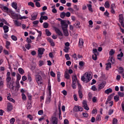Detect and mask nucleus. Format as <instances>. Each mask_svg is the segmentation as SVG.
Segmentation results:
<instances>
[{
  "instance_id": "72a5a7b5",
  "label": "nucleus",
  "mask_w": 124,
  "mask_h": 124,
  "mask_svg": "<svg viewBox=\"0 0 124 124\" xmlns=\"http://www.w3.org/2000/svg\"><path fill=\"white\" fill-rule=\"evenodd\" d=\"M78 93L79 98L82 99L83 98V96H84V95H83V93H82V91H78Z\"/></svg>"
},
{
  "instance_id": "4d7b16f0",
  "label": "nucleus",
  "mask_w": 124,
  "mask_h": 124,
  "mask_svg": "<svg viewBox=\"0 0 124 124\" xmlns=\"http://www.w3.org/2000/svg\"><path fill=\"white\" fill-rule=\"evenodd\" d=\"M115 54V51L114 49H111V50L109 51V55L110 56H113Z\"/></svg>"
},
{
  "instance_id": "49530a36",
  "label": "nucleus",
  "mask_w": 124,
  "mask_h": 124,
  "mask_svg": "<svg viewBox=\"0 0 124 124\" xmlns=\"http://www.w3.org/2000/svg\"><path fill=\"white\" fill-rule=\"evenodd\" d=\"M96 121L97 122H99L101 121V117H100V115H97L96 117Z\"/></svg>"
},
{
  "instance_id": "423d86ee",
  "label": "nucleus",
  "mask_w": 124,
  "mask_h": 124,
  "mask_svg": "<svg viewBox=\"0 0 124 124\" xmlns=\"http://www.w3.org/2000/svg\"><path fill=\"white\" fill-rule=\"evenodd\" d=\"M9 12V13L11 14L12 16L13 17V19H15L16 20H20V17H21V15L15 14L14 12H13V11L12 10H10Z\"/></svg>"
},
{
  "instance_id": "473e14b6",
  "label": "nucleus",
  "mask_w": 124,
  "mask_h": 124,
  "mask_svg": "<svg viewBox=\"0 0 124 124\" xmlns=\"http://www.w3.org/2000/svg\"><path fill=\"white\" fill-rule=\"evenodd\" d=\"M18 72L21 74V75H23L24 73H25V71H24V69L22 68H19L18 69Z\"/></svg>"
},
{
  "instance_id": "13d9d810",
  "label": "nucleus",
  "mask_w": 124,
  "mask_h": 124,
  "mask_svg": "<svg viewBox=\"0 0 124 124\" xmlns=\"http://www.w3.org/2000/svg\"><path fill=\"white\" fill-rule=\"evenodd\" d=\"M11 38H12V40H14V41H17V37H16L14 35H12Z\"/></svg>"
},
{
  "instance_id": "4be33fe9",
  "label": "nucleus",
  "mask_w": 124,
  "mask_h": 124,
  "mask_svg": "<svg viewBox=\"0 0 124 124\" xmlns=\"http://www.w3.org/2000/svg\"><path fill=\"white\" fill-rule=\"evenodd\" d=\"M43 20H48V16H41V17L40 18V22L43 23Z\"/></svg>"
},
{
  "instance_id": "aec40b11",
  "label": "nucleus",
  "mask_w": 124,
  "mask_h": 124,
  "mask_svg": "<svg viewBox=\"0 0 124 124\" xmlns=\"http://www.w3.org/2000/svg\"><path fill=\"white\" fill-rule=\"evenodd\" d=\"M62 30L63 31L64 35L65 36H68V35H69V33H68V31H67V29L62 28Z\"/></svg>"
},
{
  "instance_id": "cd10ccee",
  "label": "nucleus",
  "mask_w": 124,
  "mask_h": 124,
  "mask_svg": "<svg viewBox=\"0 0 124 124\" xmlns=\"http://www.w3.org/2000/svg\"><path fill=\"white\" fill-rule=\"evenodd\" d=\"M35 31H36L37 32L39 33L38 37H37V40H38V39H39V37H41V35H42V32L41 31H38L37 29H35Z\"/></svg>"
},
{
  "instance_id": "864d4df0",
  "label": "nucleus",
  "mask_w": 124,
  "mask_h": 124,
  "mask_svg": "<svg viewBox=\"0 0 124 124\" xmlns=\"http://www.w3.org/2000/svg\"><path fill=\"white\" fill-rule=\"evenodd\" d=\"M65 58L67 61H70V57H69V54H66L65 55Z\"/></svg>"
},
{
  "instance_id": "c03bdc74",
  "label": "nucleus",
  "mask_w": 124,
  "mask_h": 124,
  "mask_svg": "<svg viewBox=\"0 0 124 124\" xmlns=\"http://www.w3.org/2000/svg\"><path fill=\"white\" fill-rule=\"evenodd\" d=\"M48 27H49V24L47 22H44L43 23V27L44 29H47Z\"/></svg>"
},
{
  "instance_id": "e2e57ef3",
  "label": "nucleus",
  "mask_w": 124,
  "mask_h": 124,
  "mask_svg": "<svg viewBox=\"0 0 124 124\" xmlns=\"http://www.w3.org/2000/svg\"><path fill=\"white\" fill-rule=\"evenodd\" d=\"M91 90H92V91H93V92H95V91H97V89L94 85H93L92 86Z\"/></svg>"
},
{
  "instance_id": "7ed1b4c3",
  "label": "nucleus",
  "mask_w": 124,
  "mask_h": 124,
  "mask_svg": "<svg viewBox=\"0 0 124 124\" xmlns=\"http://www.w3.org/2000/svg\"><path fill=\"white\" fill-rule=\"evenodd\" d=\"M35 79L38 86H41L43 84V79L42 77L40 75H36L35 76Z\"/></svg>"
},
{
  "instance_id": "e433bc0d",
  "label": "nucleus",
  "mask_w": 124,
  "mask_h": 124,
  "mask_svg": "<svg viewBox=\"0 0 124 124\" xmlns=\"http://www.w3.org/2000/svg\"><path fill=\"white\" fill-rule=\"evenodd\" d=\"M119 70V73L120 74H123L124 73V68L123 67H120L118 68Z\"/></svg>"
},
{
  "instance_id": "ddd939ff",
  "label": "nucleus",
  "mask_w": 124,
  "mask_h": 124,
  "mask_svg": "<svg viewBox=\"0 0 124 124\" xmlns=\"http://www.w3.org/2000/svg\"><path fill=\"white\" fill-rule=\"evenodd\" d=\"M82 105L83 107L85 110H87V111L90 110V108H89V107H88V104L87 103L86 101L83 100L82 102Z\"/></svg>"
},
{
  "instance_id": "6e6d98bb",
  "label": "nucleus",
  "mask_w": 124,
  "mask_h": 124,
  "mask_svg": "<svg viewBox=\"0 0 124 124\" xmlns=\"http://www.w3.org/2000/svg\"><path fill=\"white\" fill-rule=\"evenodd\" d=\"M27 118H28V119H29L30 120V121H32V120H33V117H32V116L31 114H29L27 116Z\"/></svg>"
},
{
  "instance_id": "7c9ffc66",
  "label": "nucleus",
  "mask_w": 124,
  "mask_h": 124,
  "mask_svg": "<svg viewBox=\"0 0 124 124\" xmlns=\"http://www.w3.org/2000/svg\"><path fill=\"white\" fill-rule=\"evenodd\" d=\"M13 21L16 27H20L21 25V23L19 22L17 20H13Z\"/></svg>"
},
{
  "instance_id": "09e8293b",
  "label": "nucleus",
  "mask_w": 124,
  "mask_h": 124,
  "mask_svg": "<svg viewBox=\"0 0 124 124\" xmlns=\"http://www.w3.org/2000/svg\"><path fill=\"white\" fill-rule=\"evenodd\" d=\"M69 47H66L65 46L64 48L63 49V51L65 52V53H68V51H69Z\"/></svg>"
},
{
  "instance_id": "6ab92c4d",
  "label": "nucleus",
  "mask_w": 124,
  "mask_h": 124,
  "mask_svg": "<svg viewBox=\"0 0 124 124\" xmlns=\"http://www.w3.org/2000/svg\"><path fill=\"white\" fill-rule=\"evenodd\" d=\"M105 85H106V82H103L102 83L98 85V90H101L103 89L104 87H105Z\"/></svg>"
},
{
  "instance_id": "2eb2a0df",
  "label": "nucleus",
  "mask_w": 124,
  "mask_h": 124,
  "mask_svg": "<svg viewBox=\"0 0 124 124\" xmlns=\"http://www.w3.org/2000/svg\"><path fill=\"white\" fill-rule=\"evenodd\" d=\"M45 52V48H39L38 49V55H43Z\"/></svg>"
},
{
  "instance_id": "2f4dec72",
  "label": "nucleus",
  "mask_w": 124,
  "mask_h": 124,
  "mask_svg": "<svg viewBox=\"0 0 124 124\" xmlns=\"http://www.w3.org/2000/svg\"><path fill=\"white\" fill-rule=\"evenodd\" d=\"M79 68H82L84 65H85V62H84L83 61H80L79 62Z\"/></svg>"
},
{
  "instance_id": "5701e85b",
  "label": "nucleus",
  "mask_w": 124,
  "mask_h": 124,
  "mask_svg": "<svg viewBox=\"0 0 124 124\" xmlns=\"http://www.w3.org/2000/svg\"><path fill=\"white\" fill-rule=\"evenodd\" d=\"M3 29L4 30V33H7L8 31H9V27L6 25H4L3 27Z\"/></svg>"
},
{
  "instance_id": "79ce46f5",
  "label": "nucleus",
  "mask_w": 124,
  "mask_h": 124,
  "mask_svg": "<svg viewBox=\"0 0 124 124\" xmlns=\"http://www.w3.org/2000/svg\"><path fill=\"white\" fill-rule=\"evenodd\" d=\"M7 99H8V100H9V101H11L13 103H14V102H15V100L13 99V98L10 97V96H7Z\"/></svg>"
},
{
  "instance_id": "f3484780",
  "label": "nucleus",
  "mask_w": 124,
  "mask_h": 124,
  "mask_svg": "<svg viewBox=\"0 0 124 124\" xmlns=\"http://www.w3.org/2000/svg\"><path fill=\"white\" fill-rule=\"evenodd\" d=\"M55 31L59 36H63V34H62V32L60 29L56 28Z\"/></svg>"
},
{
  "instance_id": "39448f33",
  "label": "nucleus",
  "mask_w": 124,
  "mask_h": 124,
  "mask_svg": "<svg viewBox=\"0 0 124 124\" xmlns=\"http://www.w3.org/2000/svg\"><path fill=\"white\" fill-rule=\"evenodd\" d=\"M15 84V81L13 79L11 81H10V83H7V86L9 89L12 90V92L13 93V91H14V84Z\"/></svg>"
},
{
  "instance_id": "69168bd1",
  "label": "nucleus",
  "mask_w": 124,
  "mask_h": 124,
  "mask_svg": "<svg viewBox=\"0 0 124 124\" xmlns=\"http://www.w3.org/2000/svg\"><path fill=\"white\" fill-rule=\"evenodd\" d=\"M31 47V46L30 44H28L27 45H26V48L27 49V50H30Z\"/></svg>"
},
{
  "instance_id": "3c124183",
  "label": "nucleus",
  "mask_w": 124,
  "mask_h": 124,
  "mask_svg": "<svg viewBox=\"0 0 124 124\" xmlns=\"http://www.w3.org/2000/svg\"><path fill=\"white\" fill-rule=\"evenodd\" d=\"M3 86V80H2V78L0 77V87H2Z\"/></svg>"
},
{
  "instance_id": "20e7f679",
  "label": "nucleus",
  "mask_w": 124,
  "mask_h": 124,
  "mask_svg": "<svg viewBox=\"0 0 124 124\" xmlns=\"http://www.w3.org/2000/svg\"><path fill=\"white\" fill-rule=\"evenodd\" d=\"M77 82H78V80H77V76L76 75H73L72 77V87L74 90L76 89V83Z\"/></svg>"
},
{
  "instance_id": "4468645a",
  "label": "nucleus",
  "mask_w": 124,
  "mask_h": 124,
  "mask_svg": "<svg viewBox=\"0 0 124 124\" xmlns=\"http://www.w3.org/2000/svg\"><path fill=\"white\" fill-rule=\"evenodd\" d=\"M115 8H116V4L115 3H112L110 5V12L112 14H115Z\"/></svg>"
},
{
  "instance_id": "f704fd0d",
  "label": "nucleus",
  "mask_w": 124,
  "mask_h": 124,
  "mask_svg": "<svg viewBox=\"0 0 124 124\" xmlns=\"http://www.w3.org/2000/svg\"><path fill=\"white\" fill-rule=\"evenodd\" d=\"M12 7H13V8H14L15 9H17V8H18V5H17V3L15 2H13L12 3Z\"/></svg>"
},
{
  "instance_id": "338daca9",
  "label": "nucleus",
  "mask_w": 124,
  "mask_h": 124,
  "mask_svg": "<svg viewBox=\"0 0 124 124\" xmlns=\"http://www.w3.org/2000/svg\"><path fill=\"white\" fill-rule=\"evenodd\" d=\"M27 108L28 110H30L31 108V104H28L27 105Z\"/></svg>"
},
{
  "instance_id": "1a4fd4ad",
  "label": "nucleus",
  "mask_w": 124,
  "mask_h": 124,
  "mask_svg": "<svg viewBox=\"0 0 124 124\" xmlns=\"http://www.w3.org/2000/svg\"><path fill=\"white\" fill-rule=\"evenodd\" d=\"M83 110H84V108H83L79 106H76L74 108V111L75 112H79V111L80 112H82V111H83Z\"/></svg>"
},
{
  "instance_id": "bb28decb",
  "label": "nucleus",
  "mask_w": 124,
  "mask_h": 124,
  "mask_svg": "<svg viewBox=\"0 0 124 124\" xmlns=\"http://www.w3.org/2000/svg\"><path fill=\"white\" fill-rule=\"evenodd\" d=\"M27 78L29 82H31V81H32V78H31V73H28L27 75Z\"/></svg>"
},
{
  "instance_id": "393cba45",
  "label": "nucleus",
  "mask_w": 124,
  "mask_h": 124,
  "mask_svg": "<svg viewBox=\"0 0 124 124\" xmlns=\"http://www.w3.org/2000/svg\"><path fill=\"white\" fill-rule=\"evenodd\" d=\"M48 41L49 43H50L51 46L52 47H55V42L53 41V39L51 38L48 39Z\"/></svg>"
},
{
  "instance_id": "a19ab883",
  "label": "nucleus",
  "mask_w": 124,
  "mask_h": 124,
  "mask_svg": "<svg viewBox=\"0 0 124 124\" xmlns=\"http://www.w3.org/2000/svg\"><path fill=\"white\" fill-rule=\"evenodd\" d=\"M16 89H17V91H18L19 89H20V83L19 82V81H16Z\"/></svg>"
},
{
  "instance_id": "0eeeda50",
  "label": "nucleus",
  "mask_w": 124,
  "mask_h": 124,
  "mask_svg": "<svg viewBox=\"0 0 124 124\" xmlns=\"http://www.w3.org/2000/svg\"><path fill=\"white\" fill-rule=\"evenodd\" d=\"M59 21H61V24L62 30V28H63L64 29H67V27H68V25L66 24V23L64 20L61 18H59Z\"/></svg>"
},
{
  "instance_id": "f257e3e1",
  "label": "nucleus",
  "mask_w": 124,
  "mask_h": 124,
  "mask_svg": "<svg viewBox=\"0 0 124 124\" xmlns=\"http://www.w3.org/2000/svg\"><path fill=\"white\" fill-rule=\"evenodd\" d=\"M92 74L90 73L86 72L84 74L83 76H82L81 78V80L83 82H85L86 83H88L91 80H92Z\"/></svg>"
},
{
  "instance_id": "f03ea898",
  "label": "nucleus",
  "mask_w": 124,
  "mask_h": 124,
  "mask_svg": "<svg viewBox=\"0 0 124 124\" xmlns=\"http://www.w3.org/2000/svg\"><path fill=\"white\" fill-rule=\"evenodd\" d=\"M51 82L50 81H48V83L47 85V89L48 90V97L46 98V103L47 104H49L50 102H51V95H52V91L51 89Z\"/></svg>"
},
{
  "instance_id": "c756f323",
  "label": "nucleus",
  "mask_w": 124,
  "mask_h": 124,
  "mask_svg": "<svg viewBox=\"0 0 124 124\" xmlns=\"http://www.w3.org/2000/svg\"><path fill=\"white\" fill-rule=\"evenodd\" d=\"M99 53H93V55H92V59L93 61H96L97 60V55Z\"/></svg>"
},
{
  "instance_id": "052dcab7",
  "label": "nucleus",
  "mask_w": 124,
  "mask_h": 124,
  "mask_svg": "<svg viewBox=\"0 0 124 124\" xmlns=\"http://www.w3.org/2000/svg\"><path fill=\"white\" fill-rule=\"evenodd\" d=\"M123 57H124V53H123V52L121 51L120 54H118L117 57L118 58H123Z\"/></svg>"
},
{
  "instance_id": "de8ad7c7",
  "label": "nucleus",
  "mask_w": 124,
  "mask_h": 124,
  "mask_svg": "<svg viewBox=\"0 0 124 124\" xmlns=\"http://www.w3.org/2000/svg\"><path fill=\"white\" fill-rule=\"evenodd\" d=\"M65 13L64 12H62L60 14V17L62 18V19H64V17H65Z\"/></svg>"
},
{
  "instance_id": "774afa93",
  "label": "nucleus",
  "mask_w": 124,
  "mask_h": 124,
  "mask_svg": "<svg viewBox=\"0 0 124 124\" xmlns=\"http://www.w3.org/2000/svg\"><path fill=\"white\" fill-rule=\"evenodd\" d=\"M118 94L119 95V96H121V97H123L124 96V93L120 92H118Z\"/></svg>"
},
{
  "instance_id": "dca6fc26",
  "label": "nucleus",
  "mask_w": 124,
  "mask_h": 124,
  "mask_svg": "<svg viewBox=\"0 0 124 124\" xmlns=\"http://www.w3.org/2000/svg\"><path fill=\"white\" fill-rule=\"evenodd\" d=\"M58 118L55 116L52 117L51 122L52 124H58Z\"/></svg>"
},
{
  "instance_id": "b1692460",
  "label": "nucleus",
  "mask_w": 124,
  "mask_h": 124,
  "mask_svg": "<svg viewBox=\"0 0 124 124\" xmlns=\"http://www.w3.org/2000/svg\"><path fill=\"white\" fill-rule=\"evenodd\" d=\"M38 75H40L41 77H45L46 75H45V74L44 73V71L39 70L38 72L37 73Z\"/></svg>"
},
{
  "instance_id": "a18cd8bd",
  "label": "nucleus",
  "mask_w": 124,
  "mask_h": 124,
  "mask_svg": "<svg viewBox=\"0 0 124 124\" xmlns=\"http://www.w3.org/2000/svg\"><path fill=\"white\" fill-rule=\"evenodd\" d=\"M9 46H10V42L8 41H6V48L9 49Z\"/></svg>"
},
{
  "instance_id": "bf43d9fd",
  "label": "nucleus",
  "mask_w": 124,
  "mask_h": 124,
  "mask_svg": "<svg viewBox=\"0 0 124 124\" xmlns=\"http://www.w3.org/2000/svg\"><path fill=\"white\" fill-rule=\"evenodd\" d=\"M93 54H99L98 52H97V49L96 48H94L93 49Z\"/></svg>"
},
{
  "instance_id": "8fccbe9b",
  "label": "nucleus",
  "mask_w": 124,
  "mask_h": 124,
  "mask_svg": "<svg viewBox=\"0 0 124 124\" xmlns=\"http://www.w3.org/2000/svg\"><path fill=\"white\" fill-rule=\"evenodd\" d=\"M21 76H20V75H19V74H17V75H16V81H18V82H19V81L20 80H21Z\"/></svg>"
},
{
  "instance_id": "58836bf2",
  "label": "nucleus",
  "mask_w": 124,
  "mask_h": 124,
  "mask_svg": "<svg viewBox=\"0 0 124 124\" xmlns=\"http://www.w3.org/2000/svg\"><path fill=\"white\" fill-rule=\"evenodd\" d=\"M87 7H88V10L90 12H93V8H92V4H88L87 5Z\"/></svg>"
},
{
  "instance_id": "5fc2aeb1",
  "label": "nucleus",
  "mask_w": 124,
  "mask_h": 124,
  "mask_svg": "<svg viewBox=\"0 0 124 124\" xmlns=\"http://www.w3.org/2000/svg\"><path fill=\"white\" fill-rule=\"evenodd\" d=\"M113 124H118V119L116 118H113L112 121Z\"/></svg>"
},
{
  "instance_id": "680f3d73",
  "label": "nucleus",
  "mask_w": 124,
  "mask_h": 124,
  "mask_svg": "<svg viewBox=\"0 0 124 124\" xmlns=\"http://www.w3.org/2000/svg\"><path fill=\"white\" fill-rule=\"evenodd\" d=\"M21 95L23 100H26L27 99V96H26V95L24 93H22Z\"/></svg>"
},
{
  "instance_id": "6e6552de",
  "label": "nucleus",
  "mask_w": 124,
  "mask_h": 124,
  "mask_svg": "<svg viewBox=\"0 0 124 124\" xmlns=\"http://www.w3.org/2000/svg\"><path fill=\"white\" fill-rule=\"evenodd\" d=\"M10 72H8L7 73V78H6V84H9L10 82L12 81L11 77H10Z\"/></svg>"
},
{
  "instance_id": "603ef678",
  "label": "nucleus",
  "mask_w": 124,
  "mask_h": 124,
  "mask_svg": "<svg viewBox=\"0 0 124 124\" xmlns=\"http://www.w3.org/2000/svg\"><path fill=\"white\" fill-rule=\"evenodd\" d=\"M10 123L11 124H14V123H15V118H12L10 120Z\"/></svg>"
},
{
  "instance_id": "c9c22d12",
  "label": "nucleus",
  "mask_w": 124,
  "mask_h": 124,
  "mask_svg": "<svg viewBox=\"0 0 124 124\" xmlns=\"http://www.w3.org/2000/svg\"><path fill=\"white\" fill-rule=\"evenodd\" d=\"M106 65H107L106 67V70H108L109 68H111V67H112L111 66V62H108V63H107L106 64Z\"/></svg>"
},
{
  "instance_id": "0e129e2a",
  "label": "nucleus",
  "mask_w": 124,
  "mask_h": 124,
  "mask_svg": "<svg viewBox=\"0 0 124 124\" xmlns=\"http://www.w3.org/2000/svg\"><path fill=\"white\" fill-rule=\"evenodd\" d=\"M28 5L31 6V7H34V3H33L32 2H28Z\"/></svg>"
},
{
  "instance_id": "9d476101",
  "label": "nucleus",
  "mask_w": 124,
  "mask_h": 124,
  "mask_svg": "<svg viewBox=\"0 0 124 124\" xmlns=\"http://www.w3.org/2000/svg\"><path fill=\"white\" fill-rule=\"evenodd\" d=\"M119 22L121 24V25L123 28H124V16L123 15H119Z\"/></svg>"
},
{
  "instance_id": "37998d69",
  "label": "nucleus",
  "mask_w": 124,
  "mask_h": 124,
  "mask_svg": "<svg viewBox=\"0 0 124 124\" xmlns=\"http://www.w3.org/2000/svg\"><path fill=\"white\" fill-rule=\"evenodd\" d=\"M46 33L47 36H50L51 34V32H50V31H49V30L48 29L46 30Z\"/></svg>"
},
{
  "instance_id": "412c9836",
  "label": "nucleus",
  "mask_w": 124,
  "mask_h": 124,
  "mask_svg": "<svg viewBox=\"0 0 124 124\" xmlns=\"http://www.w3.org/2000/svg\"><path fill=\"white\" fill-rule=\"evenodd\" d=\"M64 76L65 79H67V80L70 79V75L67 71H65Z\"/></svg>"
},
{
  "instance_id": "a878e982",
  "label": "nucleus",
  "mask_w": 124,
  "mask_h": 124,
  "mask_svg": "<svg viewBox=\"0 0 124 124\" xmlns=\"http://www.w3.org/2000/svg\"><path fill=\"white\" fill-rule=\"evenodd\" d=\"M113 92V90L111 88H108L107 89L106 91H105V93L106 94H109V93H111Z\"/></svg>"
},
{
  "instance_id": "9b49d317",
  "label": "nucleus",
  "mask_w": 124,
  "mask_h": 124,
  "mask_svg": "<svg viewBox=\"0 0 124 124\" xmlns=\"http://www.w3.org/2000/svg\"><path fill=\"white\" fill-rule=\"evenodd\" d=\"M0 8H1V9L3 10V11H4V12H8V13H9V11L11 10H9L8 7L3 5H1Z\"/></svg>"
},
{
  "instance_id": "ea45409f",
  "label": "nucleus",
  "mask_w": 124,
  "mask_h": 124,
  "mask_svg": "<svg viewBox=\"0 0 124 124\" xmlns=\"http://www.w3.org/2000/svg\"><path fill=\"white\" fill-rule=\"evenodd\" d=\"M119 98H120V97L119 96V95H116V96H114V99L115 102H118V101L120 100Z\"/></svg>"
},
{
  "instance_id": "4c0bfd02",
  "label": "nucleus",
  "mask_w": 124,
  "mask_h": 124,
  "mask_svg": "<svg viewBox=\"0 0 124 124\" xmlns=\"http://www.w3.org/2000/svg\"><path fill=\"white\" fill-rule=\"evenodd\" d=\"M105 7L106 8H109L110 7V4L108 1H106L105 3Z\"/></svg>"
},
{
  "instance_id": "c85d7f7f",
  "label": "nucleus",
  "mask_w": 124,
  "mask_h": 124,
  "mask_svg": "<svg viewBox=\"0 0 124 124\" xmlns=\"http://www.w3.org/2000/svg\"><path fill=\"white\" fill-rule=\"evenodd\" d=\"M78 45L79 46H83L84 45V40L82 38L79 39Z\"/></svg>"
},
{
  "instance_id": "f8f14e48",
  "label": "nucleus",
  "mask_w": 124,
  "mask_h": 124,
  "mask_svg": "<svg viewBox=\"0 0 124 124\" xmlns=\"http://www.w3.org/2000/svg\"><path fill=\"white\" fill-rule=\"evenodd\" d=\"M38 13H34L31 15V21H35L37 18Z\"/></svg>"
},
{
  "instance_id": "a211bd4d",
  "label": "nucleus",
  "mask_w": 124,
  "mask_h": 124,
  "mask_svg": "<svg viewBox=\"0 0 124 124\" xmlns=\"http://www.w3.org/2000/svg\"><path fill=\"white\" fill-rule=\"evenodd\" d=\"M13 108V106H12V105L11 104H8L7 107V112H10V111H12Z\"/></svg>"
}]
</instances>
